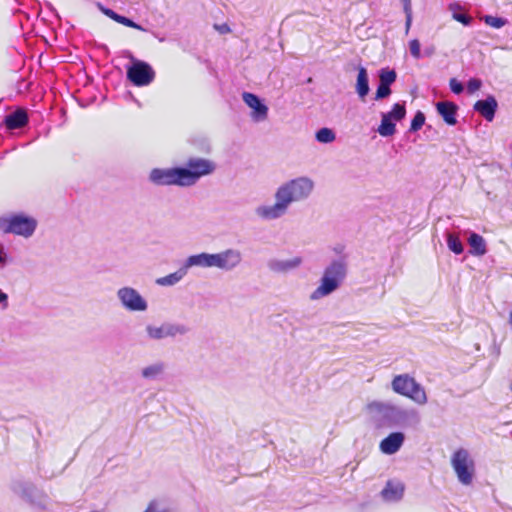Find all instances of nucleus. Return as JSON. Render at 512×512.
Listing matches in <instances>:
<instances>
[{"mask_svg":"<svg viewBox=\"0 0 512 512\" xmlns=\"http://www.w3.org/2000/svg\"><path fill=\"white\" fill-rule=\"evenodd\" d=\"M450 89L455 94H460L463 91V85L456 78H451L449 81Z\"/></svg>","mask_w":512,"mask_h":512,"instance_id":"e433bc0d","label":"nucleus"},{"mask_svg":"<svg viewBox=\"0 0 512 512\" xmlns=\"http://www.w3.org/2000/svg\"><path fill=\"white\" fill-rule=\"evenodd\" d=\"M143 512H164L157 501H151Z\"/></svg>","mask_w":512,"mask_h":512,"instance_id":"4c0bfd02","label":"nucleus"},{"mask_svg":"<svg viewBox=\"0 0 512 512\" xmlns=\"http://www.w3.org/2000/svg\"><path fill=\"white\" fill-rule=\"evenodd\" d=\"M495 97L488 96L484 100H479L474 104V110L481 114L487 121H492L497 109Z\"/></svg>","mask_w":512,"mask_h":512,"instance_id":"dca6fc26","label":"nucleus"},{"mask_svg":"<svg viewBox=\"0 0 512 512\" xmlns=\"http://www.w3.org/2000/svg\"><path fill=\"white\" fill-rule=\"evenodd\" d=\"M450 465L461 485L471 486L473 484L476 475V464L467 449H456L451 455Z\"/></svg>","mask_w":512,"mask_h":512,"instance_id":"39448f33","label":"nucleus"},{"mask_svg":"<svg viewBox=\"0 0 512 512\" xmlns=\"http://www.w3.org/2000/svg\"><path fill=\"white\" fill-rule=\"evenodd\" d=\"M355 90L360 99H364L369 93V80L367 70L363 66L358 67Z\"/></svg>","mask_w":512,"mask_h":512,"instance_id":"aec40b11","label":"nucleus"},{"mask_svg":"<svg viewBox=\"0 0 512 512\" xmlns=\"http://www.w3.org/2000/svg\"><path fill=\"white\" fill-rule=\"evenodd\" d=\"M187 328L180 324L163 323L161 325L147 324L145 326L146 337L149 340H162L168 337L182 336Z\"/></svg>","mask_w":512,"mask_h":512,"instance_id":"9d476101","label":"nucleus"},{"mask_svg":"<svg viewBox=\"0 0 512 512\" xmlns=\"http://www.w3.org/2000/svg\"><path fill=\"white\" fill-rule=\"evenodd\" d=\"M371 407L375 406V407H383L384 405L381 404V403H373L370 405Z\"/></svg>","mask_w":512,"mask_h":512,"instance_id":"a19ab883","label":"nucleus"},{"mask_svg":"<svg viewBox=\"0 0 512 512\" xmlns=\"http://www.w3.org/2000/svg\"><path fill=\"white\" fill-rule=\"evenodd\" d=\"M220 255V270L222 271H232L239 267L243 261L242 252L236 248L220 251Z\"/></svg>","mask_w":512,"mask_h":512,"instance_id":"2eb2a0df","label":"nucleus"},{"mask_svg":"<svg viewBox=\"0 0 512 512\" xmlns=\"http://www.w3.org/2000/svg\"><path fill=\"white\" fill-rule=\"evenodd\" d=\"M38 221L33 216L14 213L0 217V230L4 234H13L15 236L29 239L37 229Z\"/></svg>","mask_w":512,"mask_h":512,"instance_id":"20e7f679","label":"nucleus"},{"mask_svg":"<svg viewBox=\"0 0 512 512\" xmlns=\"http://www.w3.org/2000/svg\"><path fill=\"white\" fill-rule=\"evenodd\" d=\"M221 255L218 253H209V268H217L220 270Z\"/></svg>","mask_w":512,"mask_h":512,"instance_id":"c9c22d12","label":"nucleus"},{"mask_svg":"<svg viewBox=\"0 0 512 512\" xmlns=\"http://www.w3.org/2000/svg\"><path fill=\"white\" fill-rule=\"evenodd\" d=\"M188 271L183 265L177 271L170 273L166 276L157 278L155 283L162 287H171L178 284L187 275Z\"/></svg>","mask_w":512,"mask_h":512,"instance_id":"6ab92c4d","label":"nucleus"},{"mask_svg":"<svg viewBox=\"0 0 512 512\" xmlns=\"http://www.w3.org/2000/svg\"><path fill=\"white\" fill-rule=\"evenodd\" d=\"M315 189V182L309 176H297L282 182L274 191L273 203H261L254 209L255 216L265 222L284 217L292 204L308 200Z\"/></svg>","mask_w":512,"mask_h":512,"instance_id":"f257e3e1","label":"nucleus"},{"mask_svg":"<svg viewBox=\"0 0 512 512\" xmlns=\"http://www.w3.org/2000/svg\"><path fill=\"white\" fill-rule=\"evenodd\" d=\"M448 10L451 13V17L453 20L463 24L464 26H469L471 24L472 18L463 12L464 8L460 3H449Z\"/></svg>","mask_w":512,"mask_h":512,"instance_id":"5701e85b","label":"nucleus"},{"mask_svg":"<svg viewBox=\"0 0 512 512\" xmlns=\"http://www.w3.org/2000/svg\"><path fill=\"white\" fill-rule=\"evenodd\" d=\"M315 139L319 143L329 144V143H332L333 141H335L336 135L332 129L324 127V128L319 129L315 133Z\"/></svg>","mask_w":512,"mask_h":512,"instance_id":"bb28decb","label":"nucleus"},{"mask_svg":"<svg viewBox=\"0 0 512 512\" xmlns=\"http://www.w3.org/2000/svg\"><path fill=\"white\" fill-rule=\"evenodd\" d=\"M405 435L402 432H392L379 443V450L382 454L393 455L403 446Z\"/></svg>","mask_w":512,"mask_h":512,"instance_id":"4468645a","label":"nucleus"},{"mask_svg":"<svg viewBox=\"0 0 512 512\" xmlns=\"http://www.w3.org/2000/svg\"><path fill=\"white\" fill-rule=\"evenodd\" d=\"M408 46H409V51H410L411 56L415 60H419L422 57L420 41L418 39H416V38L415 39H411L408 42Z\"/></svg>","mask_w":512,"mask_h":512,"instance_id":"7c9ffc66","label":"nucleus"},{"mask_svg":"<svg viewBox=\"0 0 512 512\" xmlns=\"http://www.w3.org/2000/svg\"><path fill=\"white\" fill-rule=\"evenodd\" d=\"M7 298L6 294L0 293V301L5 300Z\"/></svg>","mask_w":512,"mask_h":512,"instance_id":"79ce46f5","label":"nucleus"},{"mask_svg":"<svg viewBox=\"0 0 512 512\" xmlns=\"http://www.w3.org/2000/svg\"><path fill=\"white\" fill-rule=\"evenodd\" d=\"M165 370V365L162 362L152 363L145 366L141 370V376L147 380H155L159 378Z\"/></svg>","mask_w":512,"mask_h":512,"instance_id":"393cba45","label":"nucleus"},{"mask_svg":"<svg viewBox=\"0 0 512 512\" xmlns=\"http://www.w3.org/2000/svg\"><path fill=\"white\" fill-rule=\"evenodd\" d=\"M27 121V114L23 110H17L5 118V124L9 129H17L23 127Z\"/></svg>","mask_w":512,"mask_h":512,"instance_id":"b1692460","label":"nucleus"},{"mask_svg":"<svg viewBox=\"0 0 512 512\" xmlns=\"http://www.w3.org/2000/svg\"><path fill=\"white\" fill-rule=\"evenodd\" d=\"M394 393L406 397L418 405H425L428 397L424 387L409 374L396 375L391 381Z\"/></svg>","mask_w":512,"mask_h":512,"instance_id":"423d86ee","label":"nucleus"},{"mask_svg":"<svg viewBox=\"0 0 512 512\" xmlns=\"http://www.w3.org/2000/svg\"><path fill=\"white\" fill-rule=\"evenodd\" d=\"M127 78L137 87L151 84L155 78V72L147 62L131 57V64L127 66Z\"/></svg>","mask_w":512,"mask_h":512,"instance_id":"6e6552de","label":"nucleus"},{"mask_svg":"<svg viewBox=\"0 0 512 512\" xmlns=\"http://www.w3.org/2000/svg\"><path fill=\"white\" fill-rule=\"evenodd\" d=\"M391 94L390 86L380 84L377 87L376 93H375V100H380L383 98L388 97Z\"/></svg>","mask_w":512,"mask_h":512,"instance_id":"72a5a7b5","label":"nucleus"},{"mask_svg":"<svg viewBox=\"0 0 512 512\" xmlns=\"http://www.w3.org/2000/svg\"><path fill=\"white\" fill-rule=\"evenodd\" d=\"M425 123V116L422 112H417L411 121L410 130L418 131Z\"/></svg>","mask_w":512,"mask_h":512,"instance_id":"2f4dec72","label":"nucleus"},{"mask_svg":"<svg viewBox=\"0 0 512 512\" xmlns=\"http://www.w3.org/2000/svg\"><path fill=\"white\" fill-rule=\"evenodd\" d=\"M242 100L250 109L249 116L252 122L262 123L268 119L269 108L263 99L253 93L244 92Z\"/></svg>","mask_w":512,"mask_h":512,"instance_id":"9b49d317","label":"nucleus"},{"mask_svg":"<svg viewBox=\"0 0 512 512\" xmlns=\"http://www.w3.org/2000/svg\"><path fill=\"white\" fill-rule=\"evenodd\" d=\"M509 390H510V392L512 393V381H511V382H510V384H509Z\"/></svg>","mask_w":512,"mask_h":512,"instance_id":"37998d69","label":"nucleus"},{"mask_svg":"<svg viewBox=\"0 0 512 512\" xmlns=\"http://www.w3.org/2000/svg\"><path fill=\"white\" fill-rule=\"evenodd\" d=\"M482 20L485 22L486 25L495 29H500L507 24V20L505 18L496 17L492 15H485L482 17Z\"/></svg>","mask_w":512,"mask_h":512,"instance_id":"c756f323","label":"nucleus"},{"mask_svg":"<svg viewBox=\"0 0 512 512\" xmlns=\"http://www.w3.org/2000/svg\"><path fill=\"white\" fill-rule=\"evenodd\" d=\"M405 492V485L399 479H390L386 482L384 488L381 490V498L388 503L399 502Z\"/></svg>","mask_w":512,"mask_h":512,"instance_id":"ddd939ff","label":"nucleus"},{"mask_svg":"<svg viewBox=\"0 0 512 512\" xmlns=\"http://www.w3.org/2000/svg\"><path fill=\"white\" fill-rule=\"evenodd\" d=\"M438 113L448 125H455L457 106L452 102H438L436 104Z\"/></svg>","mask_w":512,"mask_h":512,"instance_id":"a211bd4d","label":"nucleus"},{"mask_svg":"<svg viewBox=\"0 0 512 512\" xmlns=\"http://www.w3.org/2000/svg\"><path fill=\"white\" fill-rule=\"evenodd\" d=\"M102 11H103V13L106 16H108L109 18L113 19L114 21H116V22H118L120 24H123V25H125L127 27H131V28H134V29H137V30L145 31V29L142 26L138 25L137 23H135L134 21H132L129 18H126L124 16L118 15L117 13H115L111 9L103 8Z\"/></svg>","mask_w":512,"mask_h":512,"instance_id":"a878e982","label":"nucleus"},{"mask_svg":"<svg viewBox=\"0 0 512 512\" xmlns=\"http://www.w3.org/2000/svg\"><path fill=\"white\" fill-rule=\"evenodd\" d=\"M303 263L301 256H292L289 258H274L269 260L268 268L278 274H287L298 269Z\"/></svg>","mask_w":512,"mask_h":512,"instance_id":"f8f14e48","label":"nucleus"},{"mask_svg":"<svg viewBox=\"0 0 512 512\" xmlns=\"http://www.w3.org/2000/svg\"><path fill=\"white\" fill-rule=\"evenodd\" d=\"M482 86V82L481 80L477 79V78H471L468 83H467V91L470 93V94H473L475 93L476 91H478Z\"/></svg>","mask_w":512,"mask_h":512,"instance_id":"f704fd0d","label":"nucleus"},{"mask_svg":"<svg viewBox=\"0 0 512 512\" xmlns=\"http://www.w3.org/2000/svg\"><path fill=\"white\" fill-rule=\"evenodd\" d=\"M413 13L405 14V33L408 34L412 25Z\"/></svg>","mask_w":512,"mask_h":512,"instance_id":"58836bf2","label":"nucleus"},{"mask_svg":"<svg viewBox=\"0 0 512 512\" xmlns=\"http://www.w3.org/2000/svg\"><path fill=\"white\" fill-rule=\"evenodd\" d=\"M13 262V258L5 246L0 243V267H5Z\"/></svg>","mask_w":512,"mask_h":512,"instance_id":"473e14b6","label":"nucleus"},{"mask_svg":"<svg viewBox=\"0 0 512 512\" xmlns=\"http://www.w3.org/2000/svg\"><path fill=\"white\" fill-rule=\"evenodd\" d=\"M380 84L390 86L396 80V72L389 68H383L379 72Z\"/></svg>","mask_w":512,"mask_h":512,"instance_id":"c85d7f7f","label":"nucleus"},{"mask_svg":"<svg viewBox=\"0 0 512 512\" xmlns=\"http://www.w3.org/2000/svg\"><path fill=\"white\" fill-rule=\"evenodd\" d=\"M447 246L450 251L455 253L456 255H459L463 252L464 247L460 240V238L455 234H448L447 235Z\"/></svg>","mask_w":512,"mask_h":512,"instance_id":"cd10ccee","label":"nucleus"},{"mask_svg":"<svg viewBox=\"0 0 512 512\" xmlns=\"http://www.w3.org/2000/svg\"><path fill=\"white\" fill-rule=\"evenodd\" d=\"M468 244L472 255L483 256L487 252L485 239L475 232L470 234Z\"/></svg>","mask_w":512,"mask_h":512,"instance_id":"4be33fe9","label":"nucleus"},{"mask_svg":"<svg viewBox=\"0 0 512 512\" xmlns=\"http://www.w3.org/2000/svg\"><path fill=\"white\" fill-rule=\"evenodd\" d=\"M346 265L341 261H334L328 265L319 280V285L311 292V301L321 300L335 292L346 277Z\"/></svg>","mask_w":512,"mask_h":512,"instance_id":"7ed1b4c3","label":"nucleus"},{"mask_svg":"<svg viewBox=\"0 0 512 512\" xmlns=\"http://www.w3.org/2000/svg\"><path fill=\"white\" fill-rule=\"evenodd\" d=\"M406 115L404 104L395 103L389 112L381 114V122L377 132L382 137H389L396 132V122L401 121Z\"/></svg>","mask_w":512,"mask_h":512,"instance_id":"1a4fd4ad","label":"nucleus"},{"mask_svg":"<svg viewBox=\"0 0 512 512\" xmlns=\"http://www.w3.org/2000/svg\"><path fill=\"white\" fill-rule=\"evenodd\" d=\"M215 169L213 161L194 157L190 158L185 166L154 168L150 171L148 179L157 186L190 187L202 177L212 174Z\"/></svg>","mask_w":512,"mask_h":512,"instance_id":"f03ea898","label":"nucleus"},{"mask_svg":"<svg viewBox=\"0 0 512 512\" xmlns=\"http://www.w3.org/2000/svg\"><path fill=\"white\" fill-rule=\"evenodd\" d=\"M116 298L120 306L130 313H145L149 308L146 297L132 286H122L118 288Z\"/></svg>","mask_w":512,"mask_h":512,"instance_id":"0eeeda50","label":"nucleus"},{"mask_svg":"<svg viewBox=\"0 0 512 512\" xmlns=\"http://www.w3.org/2000/svg\"><path fill=\"white\" fill-rule=\"evenodd\" d=\"M387 420L391 425L394 426H405L407 424L409 411L395 407V406H388L387 407Z\"/></svg>","mask_w":512,"mask_h":512,"instance_id":"f3484780","label":"nucleus"},{"mask_svg":"<svg viewBox=\"0 0 512 512\" xmlns=\"http://www.w3.org/2000/svg\"><path fill=\"white\" fill-rule=\"evenodd\" d=\"M184 266L187 271L193 267L209 269V253L202 252L188 256L184 261Z\"/></svg>","mask_w":512,"mask_h":512,"instance_id":"412c9836","label":"nucleus"},{"mask_svg":"<svg viewBox=\"0 0 512 512\" xmlns=\"http://www.w3.org/2000/svg\"><path fill=\"white\" fill-rule=\"evenodd\" d=\"M401 2L403 4V11H404L405 14L413 13L412 12L411 0H401Z\"/></svg>","mask_w":512,"mask_h":512,"instance_id":"ea45409f","label":"nucleus"}]
</instances>
